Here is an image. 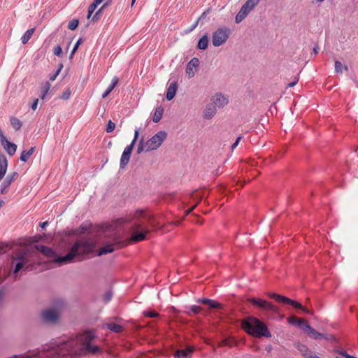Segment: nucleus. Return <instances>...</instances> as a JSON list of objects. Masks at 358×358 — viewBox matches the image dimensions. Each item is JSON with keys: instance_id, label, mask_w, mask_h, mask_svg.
Listing matches in <instances>:
<instances>
[{"instance_id": "48", "label": "nucleus", "mask_w": 358, "mask_h": 358, "mask_svg": "<svg viewBox=\"0 0 358 358\" xmlns=\"http://www.w3.org/2000/svg\"><path fill=\"white\" fill-rule=\"evenodd\" d=\"M43 236L41 235H36L34 236L30 237L29 242L30 243H36L42 241Z\"/></svg>"}, {"instance_id": "19", "label": "nucleus", "mask_w": 358, "mask_h": 358, "mask_svg": "<svg viewBox=\"0 0 358 358\" xmlns=\"http://www.w3.org/2000/svg\"><path fill=\"white\" fill-rule=\"evenodd\" d=\"M208 34H205L199 40V41L197 43L196 48L199 50H205L208 48Z\"/></svg>"}, {"instance_id": "1", "label": "nucleus", "mask_w": 358, "mask_h": 358, "mask_svg": "<svg viewBox=\"0 0 358 358\" xmlns=\"http://www.w3.org/2000/svg\"><path fill=\"white\" fill-rule=\"evenodd\" d=\"M94 243L89 240H78L74 243L68 253L62 256L58 255L53 249L45 245H35L34 248L41 252L45 257L52 259L54 263L59 265L72 262H82L87 258L94 250Z\"/></svg>"}, {"instance_id": "18", "label": "nucleus", "mask_w": 358, "mask_h": 358, "mask_svg": "<svg viewBox=\"0 0 358 358\" xmlns=\"http://www.w3.org/2000/svg\"><path fill=\"white\" fill-rule=\"evenodd\" d=\"M115 250L114 244L108 243L106 245H104L100 248L98 250V256H102L103 255H106L108 253H111Z\"/></svg>"}, {"instance_id": "16", "label": "nucleus", "mask_w": 358, "mask_h": 358, "mask_svg": "<svg viewBox=\"0 0 358 358\" xmlns=\"http://www.w3.org/2000/svg\"><path fill=\"white\" fill-rule=\"evenodd\" d=\"M216 112V106L213 103H209L204 110L203 117L210 120L215 115Z\"/></svg>"}, {"instance_id": "28", "label": "nucleus", "mask_w": 358, "mask_h": 358, "mask_svg": "<svg viewBox=\"0 0 358 358\" xmlns=\"http://www.w3.org/2000/svg\"><path fill=\"white\" fill-rule=\"evenodd\" d=\"M248 14L249 13L246 12V10L241 7L240 10L235 17L236 23H240L241 22H242Z\"/></svg>"}, {"instance_id": "11", "label": "nucleus", "mask_w": 358, "mask_h": 358, "mask_svg": "<svg viewBox=\"0 0 358 358\" xmlns=\"http://www.w3.org/2000/svg\"><path fill=\"white\" fill-rule=\"evenodd\" d=\"M43 320L45 322H56L58 320V313L55 310H45L42 314Z\"/></svg>"}, {"instance_id": "23", "label": "nucleus", "mask_w": 358, "mask_h": 358, "mask_svg": "<svg viewBox=\"0 0 358 358\" xmlns=\"http://www.w3.org/2000/svg\"><path fill=\"white\" fill-rule=\"evenodd\" d=\"M3 147L10 156H13L17 150V145L15 143H11L10 141L5 143L3 145Z\"/></svg>"}, {"instance_id": "21", "label": "nucleus", "mask_w": 358, "mask_h": 358, "mask_svg": "<svg viewBox=\"0 0 358 358\" xmlns=\"http://www.w3.org/2000/svg\"><path fill=\"white\" fill-rule=\"evenodd\" d=\"M260 0H247L242 8L249 13L259 3Z\"/></svg>"}, {"instance_id": "45", "label": "nucleus", "mask_w": 358, "mask_h": 358, "mask_svg": "<svg viewBox=\"0 0 358 358\" xmlns=\"http://www.w3.org/2000/svg\"><path fill=\"white\" fill-rule=\"evenodd\" d=\"M112 297H113V292L109 290V291H107L103 294V299L105 303H108L111 300Z\"/></svg>"}, {"instance_id": "60", "label": "nucleus", "mask_w": 358, "mask_h": 358, "mask_svg": "<svg viewBox=\"0 0 358 358\" xmlns=\"http://www.w3.org/2000/svg\"><path fill=\"white\" fill-rule=\"evenodd\" d=\"M208 10H207L204 11V12L201 14V16L197 19V20H199V21H200V20H201L202 19L205 18V17H206V15H207V14H208Z\"/></svg>"}, {"instance_id": "30", "label": "nucleus", "mask_w": 358, "mask_h": 358, "mask_svg": "<svg viewBox=\"0 0 358 358\" xmlns=\"http://www.w3.org/2000/svg\"><path fill=\"white\" fill-rule=\"evenodd\" d=\"M203 310L202 307L196 305L192 306L188 310H186L185 313L189 315L192 316V314L194 313L195 315H197L201 313V311Z\"/></svg>"}, {"instance_id": "35", "label": "nucleus", "mask_w": 358, "mask_h": 358, "mask_svg": "<svg viewBox=\"0 0 358 358\" xmlns=\"http://www.w3.org/2000/svg\"><path fill=\"white\" fill-rule=\"evenodd\" d=\"M208 306L210 308L217 309V310H221L223 307L220 303L217 302V301L213 300V299H210V302L208 303Z\"/></svg>"}, {"instance_id": "33", "label": "nucleus", "mask_w": 358, "mask_h": 358, "mask_svg": "<svg viewBox=\"0 0 358 358\" xmlns=\"http://www.w3.org/2000/svg\"><path fill=\"white\" fill-rule=\"evenodd\" d=\"M307 335L313 339L320 340V336H321V333L317 331L313 327L310 329V331L307 333Z\"/></svg>"}, {"instance_id": "47", "label": "nucleus", "mask_w": 358, "mask_h": 358, "mask_svg": "<svg viewBox=\"0 0 358 358\" xmlns=\"http://www.w3.org/2000/svg\"><path fill=\"white\" fill-rule=\"evenodd\" d=\"M71 90L67 89L65 92H64L62 95L59 96V99L63 100H68L71 96Z\"/></svg>"}, {"instance_id": "29", "label": "nucleus", "mask_w": 358, "mask_h": 358, "mask_svg": "<svg viewBox=\"0 0 358 358\" xmlns=\"http://www.w3.org/2000/svg\"><path fill=\"white\" fill-rule=\"evenodd\" d=\"M34 31H35V29L31 28L25 31V33L21 37V41L23 44H26L29 41V39L31 38V36L33 35Z\"/></svg>"}, {"instance_id": "32", "label": "nucleus", "mask_w": 358, "mask_h": 358, "mask_svg": "<svg viewBox=\"0 0 358 358\" xmlns=\"http://www.w3.org/2000/svg\"><path fill=\"white\" fill-rule=\"evenodd\" d=\"M298 327L306 334L312 328V327L308 323V322L303 319H301V322H300L299 326Z\"/></svg>"}, {"instance_id": "55", "label": "nucleus", "mask_w": 358, "mask_h": 358, "mask_svg": "<svg viewBox=\"0 0 358 358\" xmlns=\"http://www.w3.org/2000/svg\"><path fill=\"white\" fill-rule=\"evenodd\" d=\"M199 20H196L187 31H186V33H189L191 31H192L197 26H198V24H199Z\"/></svg>"}, {"instance_id": "49", "label": "nucleus", "mask_w": 358, "mask_h": 358, "mask_svg": "<svg viewBox=\"0 0 358 358\" xmlns=\"http://www.w3.org/2000/svg\"><path fill=\"white\" fill-rule=\"evenodd\" d=\"M53 53L57 57H61L62 55V47L59 45L55 46L53 49Z\"/></svg>"}, {"instance_id": "34", "label": "nucleus", "mask_w": 358, "mask_h": 358, "mask_svg": "<svg viewBox=\"0 0 358 358\" xmlns=\"http://www.w3.org/2000/svg\"><path fill=\"white\" fill-rule=\"evenodd\" d=\"M343 69H344L345 71L348 70V68L347 66H343L342 63L340 61H335V72L337 73H342Z\"/></svg>"}, {"instance_id": "62", "label": "nucleus", "mask_w": 358, "mask_h": 358, "mask_svg": "<svg viewBox=\"0 0 358 358\" xmlns=\"http://www.w3.org/2000/svg\"><path fill=\"white\" fill-rule=\"evenodd\" d=\"M35 150V147H31L29 150H27V153L31 157Z\"/></svg>"}, {"instance_id": "17", "label": "nucleus", "mask_w": 358, "mask_h": 358, "mask_svg": "<svg viewBox=\"0 0 358 358\" xmlns=\"http://www.w3.org/2000/svg\"><path fill=\"white\" fill-rule=\"evenodd\" d=\"M17 262L15 264V268L13 270L14 274H17L24 266L25 264V256L24 255H20L17 258Z\"/></svg>"}, {"instance_id": "25", "label": "nucleus", "mask_w": 358, "mask_h": 358, "mask_svg": "<svg viewBox=\"0 0 358 358\" xmlns=\"http://www.w3.org/2000/svg\"><path fill=\"white\" fill-rule=\"evenodd\" d=\"M105 326L107 329L115 333H120L123 330L122 326L113 322L106 323Z\"/></svg>"}, {"instance_id": "6", "label": "nucleus", "mask_w": 358, "mask_h": 358, "mask_svg": "<svg viewBox=\"0 0 358 358\" xmlns=\"http://www.w3.org/2000/svg\"><path fill=\"white\" fill-rule=\"evenodd\" d=\"M139 130L140 129H136L134 131V136L131 141V143L127 145L121 156L120 162V168L123 169H124L127 165L128 164L132 151L134 150V145L137 141V139L139 136Z\"/></svg>"}, {"instance_id": "8", "label": "nucleus", "mask_w": 358, "mask_h": 358, "mask_svg": "<svg viewBox=\"0 0 358 358\" xmlns=\"http://www.w3.org/2000/svg\"><path fill=\"white\" fill-rule=\"evenodd\" d=\"M247 301L250 303L252 306L257 307V308L264 310V311H271L275 313H279L278 308L272 304L271 303L256 297H250L247 299Z\"/></svg>"}, {"instance_id": "3", "label": "nucleus", "mask_w": 358, "mask_h": 358, "mask_svg": "<svg viewBox=\"0 0 358 358\" xmlns=\"http://www.w3.org/2000/svg\"><path fill=\"white\" fill-rule=\"evenodd\" d=\"M135 217L136 220L131 227V236L130 241L132 243H138L145 240L147 234L150 231V229L140 220V218L146 219L150 223V227L154 228L152 216L146 215L143 210H137L135 213Z\"/></svg>"}, {"instance_id": "61", "label": "nucleus", "mask_w": 358, "mask_h": 358, "mask_svg": "<svg viewBox=\"0 0 358 358\" xmlns=\"http://www.w3.org/2000/svg\"><path fill=\"white\" fill-rule=\"evenodd\" d=\"M35 150V147H31L29 150H27V153L31 157Z\"/></svg>"}, {"instance_id": "22", "label": "nucleus", "mask_w": 358, "mask_h": 358, "mask_svg": "<svg viewBox=\"0 0 358 358\" xmlns=\"http://www.w3.org/2000/svg\"><path fill=\"white\" fill-rule=\"evenodd\" d=\"M227 103V99L222 94H216L214 99V105L218 106L219 107H223Z\"/></svg>"}, {"instance_id": "14", "label": "nucleus", "mask_w": 358, "mask_h": 358, "mask_svg": "<svg viewBox=\"0 0 358 358\" xmlns=\"http://www.w3.org/2000/svg\"><path fill=\"white\" fill-rule=\"evenodd\" d=\"M193 352V349L187 347L185 349L178 350L174 352L175 358H190Z\"/></svg>"}, {"instance_id": "5", "label": "nucleus", "mask_w": 358, "mask_h": 358, "mask_svg": "<svg viewBox=\"0 0 358 358\" xmlns=\"http://www.w3.org/2000/svg\"><path fill=\"white\" fill-rule=\"evenodd\" d=\"M267 296L269 298L274 299L275 301H277L278 303H280L282 304L290 305L295 308L301 310L303 313H305L306 314H308L310 315H313V313L312 311H310L308 308L303 307L301 303H300L299 302H298L296 301L292 300L287 296H282V295H280V294H278L276 293H273V292H268L267 294Z\"/></svg>"}, {"instance_id": "56", "label": "nucleus", "mask_w": 358, "mask_h": 358, "mask_svg": "<svg viewBox=\"0 0 358 358\" xmlns=\"http://www.w3.org/2000/svg\"><path fill=\"white\" fill-rule=\"evenodd\" d=\"M337 353L345 358H348V357L350 356V355L344 350H337Z\"/></svg>"}, {"instance_id": "26", "label": "nucleus", "mask_w": 358, "mask_h": 358, "mask_svg": "<svg viewBox=\"0 0 358 358\" xmlns=\"http://www.w3.org/2000/svg\"><path fill=\"white\" fill-rule=\"evenodd\" d=\"M10 122L11 126L16 131H19L22 126V122L16 117H11L10 118Z\"/></svg>"}, {"instance_id": "31", "label": "nucleus", "mask_w": 358, "mask_h": 358, "mask_svg": "<svg viewBox=\"0 0 358 358\" xmlns=\"http://www.w3.org/2000/svg\"><path fill=\"white\" fill-rule=\"evenodd\" d=\"M146 148H147V146L145 145L144 136H142L138 142L137 150H136V153L138 155H140L143 152H144V151L145 152Z\"/></svg>"}, {"instance_id": "4", "label": "nucleus", "mask_w": 358, "mask_h": 358, "mask_svg": "<svg viewBox=\"0 0 358 358\" xmlns=\"http://www.w3.org/2000/svg\"><path fill=\"white\" fill-rule=\"evenodd\" d=\"M242 327L248 334L256 338L272 336L265 322L254 316H250L243 321Z\"/></svg>"}, {"instance_id": "59", "label": "nucleus", "mask_w": 358, "mask_h": 358, "mask_svg": "<svg viewBox=\"0 0 358 358\" xmlns=\"http://www.w3.org/2000/svg\"><path fill=\"white\" fill-rule=\"evenodd\" d=\"M38 99H36L34 102L32 103L31 106V108L34 110H35L37 108V106H38Z\"/></svg>"}, {"instance_id": "43", "label": "nucleus", "mask_w": 358, "mask_h": 358, "mask_svg": "<svg viewBox=\"0 0 358 358\" xmlns=\"http://www.w3.org/2000/svg\"><path fill=\"white\" fill-rule=\"evenodd\" d=\"M118 81H119V78L117 76H115L113 78L111 83L108 87L107 90L111 92L113 91V90L115 88V87L117 85Z\"/></svg>"}, {"instance_id": "63", "label": "nucleus", "mask_w": 358, "mask_h": 358, "mask_svg": "<svg viewBox=\"0 0 358 358\" xmlns=\"http://www.w3.org/2000/svg\"><path fill=\"white\" fill-rule=\"evenodd\" d=\"M192 196L194 198L199 197V201L201 200V196L198 193L197 191H196L193 194Z\"/></svg>"}, {"instance_id": "51", "label": "nucleus", "mask_w": 358, "mask_h": 358, "mask_svg": "<svg viewBox=\"0 0 358 358\" xmlns=\"http://www.w3.org/2000/svg\"><path fill=\"white\" fill-rule=\"evenodd\" d=\"M0 140H1V143L2 145V146L8 143L9 141L6 138V137L4 136L3 134V132L2 131V129L0 128Z\"/></svg>"}, {"instance_id": "27", "label": "nucleus", "mask_w": 358, "mask_h": 358, "mask_svg": "<svg viewBox=\"0 0 358 358\" xmlns=\"http://www.w3.org/2000/svg\"><path fill=\"white\" fill-rule=\"evenodd\" d=\"M296 348L299 351H300L301 352V355L305 357V358H307L309 356H312L310 354V350L308 348V347L305 345H303V344H301V343H298L296 345Z\"/></svg>"}, {"instance_id": "57", "label": "nucleus", "mask_w": 358, "mask_h": 358, "mask_svg": "<svg viewBox=\"0 0 358 358\" xmlns=\"http://www.w3.org/2000/svg\"><path fill=\"white\" fill-rule=\"evenodd\" d=\"M59 73L55 71L54 73L50 74L49 78L50 81H54Z\"/></svg>"}, {"instance_id": "41", "label": "nucleus", "mask_w": 358, "mask_h": 358, "mask_svg": "<svg viewBox=\"0 0 358 358\" xmlns=\"http://www.w3.org/2000/svg\"><path fill=\"white\" fill-rule=\"evenodd\" d=\"M144 316L147 317L154 318L159 316V313L155 310H145L143 313Z\"/></svg>"}, {"instance_id": "50", "label": "nucleus", "mask_w": 358, "mask_h": 358, "mask_svg": "<svg viewBox=\"0 0 358 358\" xmlns=\"http://www.w3.org/2000/svg\"><path fill=\"white\" fill-rule=\"evenodd\" d=\"M0 140H1V143L2 145V146L8 143L9 141L6 138V137L4 136L3 134V132L2 131V129L0 128Z\"/></svg>"}, {"instance_id": "7", "label": "nucleus", "mask_w": 358, "mask_h": 358, "mask_svg": "<svg viewBox=\"0 0 358 358\" xmlns=\"http://www.w3.org/2000/svg\"><path fill=\"white\" fill-rule=\"evenodd\" d=\"M230 29L226 27H221L216 29L212 34V43L215 47L224 44L229 37Z\"/></svg>"}, {"instance_id": "40", "label": "nucleus", "mask_w": 358, "mask_h": 358, "mask_svg": "<svg viewBox=\"0 0 358 358\" xmlns=\"http://www.w3.org/2000/svg\"><path fill=\"white\" fill-rule=\"evenodd\" d=\"M287 322L289 324L296 326H299L300 322H301V319L296 318L295 317H289L287 318Z\"/></svg>"}, {"instance_id": "46", "label": "nucleus", "mask_w": 358, "mask_h": 358, "mask_svg": "<svg viewBox=\"0 0 358 358\" xmlns=\"http://www.w3.org/2000/svg\"><path fill=\"white\" fill-rule=\"evenodd\" d=\"M29 157L30 156L27 153V150H23L21 152L20 160L23 162H27Z\"/></svg>"}, {"instance_id": "10", "label": "nucleus", "mask_w": 358, "mask_h": 358, "mask_svg": "<svg viewBox=\"0 0 358 358\" xmlns=\"http://www.w3.org/2000/svg\"><path fill=\"white\" fill-rule=\"evenodd\" d=\"M18 176L17 172H13L12 173L8 174L4 180L1 184V193L6 194L8 192V188L10 185V184L15 181Z\"/></svg>"}, {"instance_id": "15", "label": "nucleus", "mask_w": 358, "mask_h": 358, "mask_svg": "<svg viewBox=\"0 0 358 358\" xmlns=\"http://www.w3.org/2000/svg\"><path fill=\"white\" fill-rule=\"evenodd\" d=\"M178 85L176 81L171 83L167 88L166 98L168 101H171L176 96Z\"/></svg>"}, {"instance_id": "38", "label": "nucleus", "mask_w": 358, "mask_h": 358, "mask_svg": "<svg viewBox=\"0 0 358 358\" xmlns=\"http://www.w3.org/2000/svg\"><path fill=\"white\" fill-rule=\"evenodd\" d=\"M99 5L93 1L88 8V13L87 17L90 19Z\"/></svg>"}, {"instance_id": "52", "label": "nucleus", "mask_w": 358, "mask_h": 358, "mask_svg": "<svg viewBox=\"0 0 358 358\" xmlns=\"http://www.w3.org/2000/svg\"><path fill=\"white\" fill-rule=\"evenodd\" d=\"M0 140H1V143L2 145V146L8 143L9 141L6 138V137L4 136L3 134V132L2 131V129L0 128Z\"/></svg>"}, {"instance_id": "37", "label": "nucleus", "mask_w": 358, "mask_h": 358, "mask_svg": "<svg viewBox=\"0 0 358 358\" xmlns=\"http://www.w3.org/2000/svg\"><path fill=\"white\" fill-rule=\"evenodd\" d=\"M78 24H79V20L73 19L69 22V23L68 24V29L73 31L77 29Z\"/></svg>"}, {"instance_id": "64", "label": "nucleus", "mask_w": 358, "mask_h": 358, "mask_svg": "<svg viewBox=\"0 0 358 358\" xmlns=\"http://www.w3.org/2000/svg\"><path fill=\"white\" fill-rule=\"evenodd\" d=\"M48 224V222L46 221V222H41L40 223V227L42 228V229H45V227Z\"/></svg>"}, {"instance_id": "9", "label": "nucleus", "mask_w": 358, "mask_h": 358, "mask_svg": "<svg viewBox=\"0 0 358 358\" xmlns=\"http://www.w3.org/2000/svg\"><path fill=\"white\" fill-rule=\"evenodd\" d=\"M167 134L164 131H159L150 139L145 141V145L147 148L145 152L157 150L163 143L164 140L166 138Z\"/></svg>"}, {"instance_id": "36", "label": "nucleus", "mask_w": 358, "mask_h": 358, "mask_svg": "<svg viewBox=\"0 0 358 358\" xmlns=\"http://www.w3.org/2000/svg\"><path fill=\"white\" fill-rule=\"evenodd\" d=\"M83 42V38H79L78 40L76 41V44L74 45L73 50L71 52V54L69 55V59H72L76 52V51L78 49L79 45Z\"/></svg>"}, {"instance_id": "20", "label": "nucleus", "mask_w": 358, "mask_h": 358, "mask_svg": "<svg viewBox=\"0 0 358 358\" xmlns=\"http://www.w3.org/2000/svg\"><path fill=\"white\" fill-rule=\"evenodd\" d=\"M50 83L48 81H45V83H43L41 86V94L40 95V97L41 99L44 100L48 95V92L50 89Z\"/></svg>"}, {"instance_id": "39", "label": "nucleus", "mask_w": 358, "mask_h": 358, "mask_svg": "<svg viewBox=\"0 0 358 358\" xmlns=\"http://www.w3.org/2000/svg\"><path fill=\"white\" fill-rule=\"evenodd\" d=\"M321 339H325L331 342H335L336 341V337L333 334L322 333H321V336H320V340Z\"/></svg>"}, {"instance_id": "2", "label": "nucleus", "mask_w": 358, "mask_h": 358, "mask_svg": "<svg viewBox=\"0 0 358 358\" xmlns=\"http://www.w3.org/2000/svg\"><path fill=\"white\" fill-rule=\"evenodd\" d=\"M88 341L85 345L77 350L73 346V343L66 341L58 345L55 349L50 352L49 358H78L87 353L93 355L101 352V348L97 345H92L91 341L94 338L91 334L87 336Z\"/></svg>"}, {"instance_id": "13", "label": "nucleus", "mask_w": 358, "mask_h": 358, "mask_svg": "<svg viewBox=\"0 0 358 358\" xmlns=\"http://www.w3.org/2000/svg\"><path fill=\"white\" fill-rule=\"evenodd\" d=\"M92 226V223L90 221L86 220L83 222L79 227L72 229L71 234L73 235L84 234L85 232L90 230Z\"/></svg>"}, {"instance_id": "53", "label": "nucleus", "mask_w": 358, "mask_h": 358, "mask_svg": "<svg viewBox=\"0 0 358 358\" xmlns=\"http://www.w3.org/2000/svg\"><path fill=\"white\" fill-rule=\"evenodd\" d=\"M0 140H1V143L2 145V146L8 143L9 141L6 138V137L4 136L3 134V132L2 131V129L0 128Z\"/></svg>"}, {"instance_id": "58", "label": "nucleus", "mask_w": 358, "mask_h": 358, "mask_svg": "<svg viewBox=\"0 0 358 358\" xmlns=\"http://www.w3.org/2000/svg\"><path fill=\"white\" fill-rule=\"evenodd\" d=\"M112 3V0H107L101 6L102 9L105 10Z\"/></svg>"}, {"instance_id": "12", "label": "nucleus", "mask_w": 358, "mask_h": 358, "mask_svg": "<svg viewBox=\"0 0 358 358\" xmlns=\"http://www.w3.org/2000/svg\"><path fill=\"white\" fill-rule=\"evenodd\" d=\"M199 65V59L196 57L192 58L188 63L186 67V73L189 78L194 76L195 71H193L194 68L198 67Z\"/></svg>"}, {"instance_id": "42", "label": "nucleus", "mask_w": 358, "mask_h": 358, "mask_svg": "<svg viewBox=\"0 0 358 358\" xmlns=\"http://www.w3.org/2000/svg\"><path fill=\"white\" fill-rule=\"evenodd\" d=\"M115 128V124L112 121L109 120L107 123L106 131L107 133H111Z\"/></svg>"}, {"instance_id": "24", "label": "nucleus", "mask_w": 358, "mask_h": 358, "mask_svg": "<svg viewBox=\"0 0 358 358\" xmlns=\"http://www.w3.org/2000/svg\"><path fill=\"white\" fill-rule=\"evenodd\" d=\"M164 108L162 106L157 107L154 113L152 116V121L155 123H157L160 121L164 113Z\"/></svg>"}, {"instance_id": "44", "label": "nucleus", "mask_w": 358, "mask_h": 358, "mask_svg": "<svg viewBox=\"0 0 358 358\" xmlns=\"http://www.w3.org/2000/svg\"><path fill=\"white\" fill-rule=\"evenodd\" d=\"M104 10L102 9V8L101 7L96 13L95 14L92 16V22H96L100 16H101V14L102 13V12Z\"/></svg>"}, {"instance_id": "54", "label": "nucleus", "mask_w": 358, "mask_h": 358, "mask_svg": "<svg viewBox=\"0 0 358 358\" xmlns=\"http://www.w3.org/2000/svg\"><path fill=\"white\" fill-rule=\"evenodd\" d=\"M241 138H242L241 136H239L238 137H237V138L236 139L235 142L231 146V148L232 150H234V148H236V146L238 145V143H239V142H240Z\"/></svg>"}]
</instances>
